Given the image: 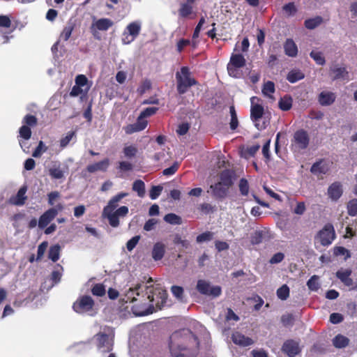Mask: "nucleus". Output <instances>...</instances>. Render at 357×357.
<instances>
[{"label": "nucleus", "mask_w": 357, "mask_h": 357, "mask_svg": "<svg viewBox=\"0 0 357 357\" xmlns=\"http://www.w3.org/2000/svg\"><path fill=\"white\" fill-rule=\"evenodd\" d=\"M27 190V187L26 185L22 186L18 190L17 195L14 197H12L10 199V202L12 204L16 206H22L24 204L25 201L26 199V196L25 195Z\"/></svg>", "instance_id": "5701e85b"}, {"label": "nucleus", "mask_w": 357, "mask_h": 357, "mask_svg": "<svg viewBox=\"0 0 357 357\" xmlns=\"http://www.w3.org/2000/svg\"><path fill=\"white\" fill-rule=\"evenodd\" d=\"M147 126V121L144 116L139 115L136 123L128 125L126 127L125 131L127 134H132L135 132L143 130Z\"/></svg>", "instance_id": "a211bd4d"}, {"label": "nucleus", "mask_w": 357, "mask_h": 357, "mask_svg": "<svg viewBox=\"0 0 357 357\" xmlns=\"http://www.w3.org/2000/svg\"><path fill=\"white\" fill-rule=\"evenodd\" d=\"M304 78V74L300 70H292L287 75V80L291 83H295Z\"/></svg>", "instance_id": "f704fd0d"}, {"label": "nucleus", "mask_w": 357, "mask_h": 357, "mask_svg": "<svg viewBox=\"0 0 357 357\" xmlns=\"http://www.w3.org/2000/svg\"><path fill=\"white\" fill-rule=\"evenodd\" d=\"M229 112L231 115V122H230V128L231 130H235L238 125V121L237 119V115L234 107L231 106L229 108Z\"/></svg>", "instance_id": "37998d69"}, {"label": "nucleus", "mask_w": 357, "mask_h": 357, "mask_svg": "<svg viewBox=\"0 0 357 357\" xmlns=\"http://www.w3.org/2000/svg\"><path fill=\"white\" fill-rule=\"evenodd\" d=\"M227 71H228L229 75L231 77H233L235 78H239L242 75L240 68H236L232 66H229V65H227Z\"/></svg>", "instance_id": "bf43d9fd"}, {"label": "nucleus", "mask_w": 357, "mask_h": 357, "mask_svg": "<svg viewBox=\"0 0 357 357\" xmlns=\"http://www.w3.org/2000/svg\"><path fill=\"white\" fill-rule=\"evenodd\" d=\"M114 24L112 20L109 18H101L94 20L91 25L92 30L107 31Z\"/></svg>", "instance_id": "6ab92c4d"}, {"label": "nucleus", "mask_w": 357, "mask_h": 357, "mask_svg": "<svg viewBox=\"0 0 357 357\" xmlns=\"http://www.w3.org/2000/svg\"><path fill=\"white\" fill-rule=\"evenodd\" d=\"M61 246L56 244L50 247L48 252L49 259L55 262L59 260L60 257Z\"/></svg>", "instance_id": "2f4dec72"}, {"label": "nucleus", "mask_w": 357, "mask_h": 357, "mask_svg": "<svg viewBox=\"0 0 357 357\" xmlns=\"http://www.w3.org/2000/svg\"><path fill=\"white\" fill-rule=\"evenodd\" d=\"M336 99V96L331 91H321L318 96V101L322 106H328L332 105Z\"/></svg>", "instance_id": "aec40b11"}, {"label": "nucleus", "mask_w": 357, "mask_h": 357, "mask_svg": "<svg viewBox=\"0 0 357 357\" xmlns=\"http://www.w3.org/2000/svg\"><path fill=\"white\" fill-rule=\"evenodd\" d=\"M162 187L160 185H154L149 192L150 198L153 200L156 199L162 191Z\"/></svg>", "instance_id": "603ef678"}, {"label": "nucleus", "mask_w": 357, "mask_h": 357, "mask_svg": "<svg viewBox=\"0 0 357 357\" xmlns=\"http://www.w3.org/2000/svg\"><path fill=\"white\" fill-rule=\"evenodd\" d=\"M310 137L307 131L300 129L296 131L291 140V149L294 153H300L307 148Z\"/></svg>", "instance_id": "423d86ee"}, {"label": "nucleus", "mask_w": 357, "mask_h": 357, "mask_svg": "<svg viewBox=\"0 0 357 357\" xmlns=\"http://www.w3.org/2000/svg\"><path fill=\"white\" fill-rule=\"evenodd\" d=\"M165 252V245L164 243L158 242L156 243L152 250V257L155 261L160 260Z\"/></svg>", "instance_id": "a878e982"}, {"label": "nucleus", "mask_w": 357, "mask_h": 357, "mask_svg": "<svg viewBox=\"0 0 357 357\" xmlns=\"http://www.w3.org/2000/svg\"><path fill=\"white\" fill-rule=\"evenodd\" d=\"M348 213L351 216L357 215V199H351L347 204Z\"/></svg>", "instance_id": "de8ad7c7"}, {"label": "nucleus", "mask_w": 357, "mask_h": 357, "mask_svg": "<svg viewBox=\"0 0 357 357\" xmlns=\"http://www.w3.org/2000/svg\"><path fill=\"white\" fill-rule=\"evenodd\" d=\"M283 10L288 15H293L296 12V6L293 3H289L284 6Z\"/></svg>", "instance_id": "338daca9"}, {"label": "nucleus", "mask_w": 357, "mask_h": 357, "mask_svg": "<svg viewBox=\"0 0 357 357\" xmlns=\"http://www.w3.org/2000/svg\"><path fill=\"white\" fill-rule=\"evenodd\" d=\"M121 171L128 172L131 171L133 168V165L128 161H121L119 163V167Z\"/></svg>", "instance_id": "69168bd1"}, {"label": "nucleus", "mask_w": 357, "mask_h": 357, "mask_svg": "<svg viewBox=\"0 0 357 357\" xmlns=\"http://www.w3.org/2000/svg\"><path fill=\"white\" fill-rule=\"evenodd\" d=\"M231 339L234 344L241 347L250 346L254 343V341L251 338L245 336L239 332L234 333Z\"/></svg>", "instance_id": "4be33fe9"}, {"label": "nucleus", "mask_w": 357, "mask_h": 357, "mask_svg": "<svg viewBox=\"0 0 357 357\" xmlns=\"http://www.w3.org/2000/svg\"><path fill=\"white\" fill-rule=\"evenodd\" d=\"M348 338L342 335H338L335 336L333 340V344L337 348L345 347L348 344Z\"/></svg>", "instance_id": "72a5a7b5"}, {"label": "nucleus", "mask_w": 357, "mask_h": 357, "mask_svg": "<svg viewBox=\"0 0 357 357\" xmlns=\"http://www.w3.org/2000/svg\"><path fill=\"white\" fill-rule=\"evenodd\" d=\"M220 183L230 188L233 185L232 174L229 170H224L220 174Z\"/></svg>", "instance_id": "c756f323"}, {"label": "nucleus", "mask_w": 357, "mask_h": 357, "mask_svg": "<svg viewBox=\"0 0 357 357\" xmlns=\"http://www.w3.org/2000/svg\"><path fill=\"white\" fill-rule=\"evenodd\" d=\"M277 296L282 301L287 300L289 296V287L287 284H283L277 290Z\"/></svg>", "instance_id": "a19ab883"}, {"label": "nucleus", "mask_w": 357, "mask_h": 357, "mask_svg": "<svg viewBox=\"0 0 357 357\" xmlns=\"http://www.w3.org/2000/svg\"><path fill=\"white\" fill-rule=\"evenodd\" d=\"M245 64V59L241 54H233L231 56L229 62L227 65L234 66L238 68L243 67Z\"/></svg>", "instance_id": "c85d7f7f"}, {"label": "nucleus", "mask_w": 357, "mask_h": 357, "mask_svg": "<svg viewBox=\"0 0 357 357\" xmlns=\"http://www.w3.org/2000/svg\"><path fill=\"white\" fill-rule=\"evenodd\" d=\"M210 189L212 190V195L214 198L223 199L227 197L229 188L218 182L211 185Z\"/></svg>", "instance_id": "dca6fc26"}, {"label": "nucleus", "mask_w": 357, "mask_h": 357, "mask_svg": "<svg viewBox=\"0 0 357 357\" xmlns=\"http://www.w3.org/2000/svg\"><path fill=\"white\" fill-rule=\"evenodd\" d=\"M292 98L290 96H284L279 101V107L283 111H287L292 106Z\"/></svg>", "instance_id": "e433bc0d"}, {"label": "nucleus", "mask_w": 357, "mask_h": 357, "mask_svg": "<svg viewBox=\"0 0 357 357\" xmlns=\"http://www.w3.org/2000/svg\"><path fill=\"white\" fill-rule=\"evenodd\" d=\"M322 22V18L321 17H316L306 20L305 22V26L309 29H313L319 26Z\"/></svg>", "instance_id": "ea45409f"}, {"label": "nucleus", "mask_w": 357, "mask_h": 357, "mask_svg": "<svg viewBox=\"0 0 357 357\" xmlns=\"http://www.w3.org/2000/svg\"><path fill=\"white\" fill-rule=\"evenodd\" d=\"M37 123V118L32 114H26L22 120V126L19 129L18 141L21 149L26 153L29 152L28 140L32 134L31 128L36 126Z\"/></svg>", "instance_id": "20e7f679"}, {"label": "nucleus", "mask_w": 357, "mask_h": 357, "mask_svg": "<svg viewBox=\"0 0 357 357\" xmlns=\"http://www.w3.org/2000/svg\"><path fill=\"white\" fill-rule=\"evenodd\" d=\"M264 236V231L261 230L256 231L251 236V243L253 245H257L261 243Z\"/></svg>", "instance_id": "8fccbe9b"}, {"label": "nucleus", "mask_w": 357, "mask_h": 357, "mask_svg": "<svg viewBox=\"0 0 357 357\" xmlns=\"http://www.w3.org/2000/svg\"><path fill=\"white\" fill-rule=\"evenodd\" d=\"M48 172L52 178L60 180L65 178L68 172V167L66 165H63L59 161H52Z\"/></svg>", "instance_id": "9b49d317"}, {"label": "nucleus", "mask_w": 357, "mask_h": 357, "mask_svg": "<svg viewBox=\"0 0 357 357\" xmlns=\"http://www.w3.org/2000/svg\"><path fill=\"white\" fill-rule=\"evenodd\" d=\"M139 239V236H135L131 239H130L126 243L127 250L129 252H131L135 248Z\"/></svg>", "instance_id": "4d7b16f0"}, {"label": "nucleus", "mask_w": 357, "mask_h": 357, "mask_svg": "<svg viewBox=\"0 0 357 357\" xmlns=\"http://www.w3.org/2000/svg\"><path fill=\"white\" fill-rule=\"evenodd\" d=\"M56 216V211L55 209H48L43 213L38 220V227L40 229L45 228L52 220Z\"/></svg>", "instance_id": "f3484780"}, {"label": "nucleus", "mask_w": 357, "mask_h": 357, "mask_svg": "<svg viewBox=\"0 0 357 357\" xmlns=\"http://www.w3.org/2000/svg\"><path fill=\"white\" fill-rule=\"evenodd\" d=\"M213 238V234L210 231L202 233L197 236V243L209 241Z\"/></svg>", "instance_id": "13d9d810"}, {"label": "nucleus", "mask_w": 357, "mask_h": 357, "mask_svg": "<svg viewBox=\"0 0 357 357\" xmlns=\"http://www.w3.org/2000/svg\"><path fill=\"white\" fill-rule=\"evenodd\" d=\"M238 188L241 194L243 196H246L249 192V184L248 181L245 178H241L239 181Z\"/></svg>", "instance_id": "a18cd8bd"}, {"label": "nucleus", "mask_w": 357, "mask_h": 357, "mask_svg": "<svg viewBox=\"0 0 357 357\" xmlns=\"http://www.w3.org/2000/svg\"><path fill=\"white\" fill-rule=\"evenodd\" d=\"M308 288L312 291H317L319 289V278L317 275L312 276L307 282Z\"/></svg>", "instance_id": "79ce46f5"}, {"label": "nucleus", "mask_w": 357, "mask_h": 357, "mask_svg": "<svg viewBox=\"0 0 357 357\" xmlns=\"http://www.w3.org/2000/svg\"><path fill=\"white\" fill-rule=\"evenodd\" d=\"M189 128L190 125L188 123H183L178 126L176 132L179 135H184L188 132Z\"/></svg>", "instance_id": "774afa93"}, {"label": "nucleus", "mask_w": 357, "mask_h": 357, "mask_svg": "<svg viewBox=\"0 0 357 357\" xmlns=\"http://www.w3.org/2000/svg\"><path fill=\"white\" fill-rule=\"evenodd\" d=\"M151 87V82L149 79L144 80L137 89V91L140 95L144 94L149 91Z\"/></svg>", "instance_id": "09e8293b"}, {"label": "nucleus", "mask_w": 357, "mask_h": 357, "mask_svg": "<svg viewBox=\"0 0 357 357\" xmlns=\"http://www.w3.org/2000/svg\"><path fill=\"white\" fill-rule=\"evenodd\" d=\"M310 56L318 65L324 66L326 63L325 58L321 52L312 50L310 52Z\"/></svg>", "instance_id": "c9c22d12"}, {"label": "nucleus", "mask_w": 357, "mask_h": 357, "mask_svg": "<svg viewBox=\"0 0 357 357\" xmlns=\"http://www.w3.org/2000/svg\"><path fill=\"white\" fill-rule=\"evenodd\" d=\"M73 27L72 25L66 26L60 35V40L66 41L70 37Z\"/></svg>", "instance_id": "864d4df0"}, {"label": "nucleus", "mask_w": 357, "mask_h": 357, "mask_svg": "<svg viewBox=\"0 0 357 357\" xmlns=\"http://www.w3.org/2000/svg\"><path fill=\"white\" fill-rule=\"evenodd\" d=\"M90 89L88 79L84 75H79L75 78V84L72 88L70 96L71 97L79 96L80 99L85 98Z\"/></svg>", "instance_id": "0eeeda50"}, {"label": "nucleus", "mask_w": 357, "mask_h": 357, "mask_svg": "<svg viewBox=\"0 0 357 357\" xmlns=\"http://www.w3.org/2000/svg\"><path fill=\"white\" fill-rule=\"evenodd\" d=\"M176 79L177 91L180 94L185 93L188 88L197 84L195 79L191 77L190 69L186 66L182 67L181 71L176 73Z\"/></svg>", "instance_id": "39448f33"}, {"label": "nucleus", "mask_w": 357, "mask_h": 357, "mask_svg": "<svg viewBox=\"0 0 357 357\" xmlns=\"http://www.w3.org/2000/svg\"><path fill=\"white\" fill-rule=\"evenodd\" d=\"M164 220L171 225H181L182 220L180 216L174 213H168L164 217Z\"/></svg>", "instance_id": "58836bf2"}, {"label": "nucleus", "mask_w": 357, "mask_h": 357, "mask_svg": "<svg viewBox=\"0 0 357 357\" xmlns=\"http://www.w3.org/2000/svg\"><path fill=\"white\" fill-rule=\"evenodd\" d=\"M335 237V234L333 226L328 224L319 232L317 239L322 245L328 246L332 243Z\"/></svg>", "instance_id": "f8f14e48"}, {"label": "nucleus", "mask_w": 357, "mask_h": 357, "mask_svg": "<svg viewBox=\"0 0 357 357\" xmlns=\"http://www.w3.org/2000/svg\"><path fill=\"white\" fill-rule=\"evenodd\" d=\"M342 195V185L339 182L332 183L328 188V195L333 201H337Z\"/></svg>", "instance_id": "412c9836"}, {"label": "nucleus", "mask_w": 357, "mask_h": 357, "mask_svg": "<svg viewBox=\"0 0 357 357\" xmlns=\"http://www.w3.org/2000/svg\"><path fill=\"white\" fill-rule=\"evenodd\" d=\"M328 170L329 167L328 163L323 160L315 162L310 169V172L317 176L325 174L328 172Z\"/></svg>", "instance_id": "b1692460"}, {"label": "nucleus", "mask_w": 357, "mask_h": 357, "mask_svg": "<svg viewBox=\"0 0 357 357\" xmlns=\"http://www.w3.org/2000/svg\"><path fill=\"white\" fill-rule=\"evenodd\" d=\"M123 153L125 158L128 159H132L137 155L138 149L134 145H126L123 149Z\"/></svg>", "instance_id": "7c9ffc66"}, {"label": "nucleus", "mask_w": 357, "mask_h": 357, "mask_svg": "<svg viewBox=\"0 0 357 357\" xmlns=\"http://www.w3.org/2000/svg\"><path fill=\"white\" fill-rule=\"evenodd\" d=\"M175 244H180L184 248H188L190 245V241L186 239H182L181 237L176 234L174 239Z\"/></svg>", "instance_id": "e2e57ef3"}, {"label": "nucleus", "mask_w": 357, "mask_h": 357, "mask_svg": "<svg viewBox=\"0 0 357 357\" xmlns=\"http://www.w3.org/2000/svg\"><path fill=\"white\" fill-rule=\"evenodd\" d=\"M179 163L178 162H175L171 167L165 169L162 172V174L165 176L173 175L177 171Z\"/></svg>", "instance_id": "052dcab7"}, {"label": "nucleus", "mask_w": 357, "mask_h": 357, "mask_svg": "<svg viewBox=\"0 0 357 357\" xmlns=\"http://www.w3.org/2000/svg\"><path fill=\"white\" fill-rule=\"evenodd\" d=\"M197 289L202 294L217 297L221 294V288L219 286L211 287L207 281L199 280L197 281Z\"/></svg>", "instance_id": "ddd939ff"}, {"label": "nucleus", "mask_w": 357, "mask_h": 357, "mask_svg": "<svg viewBox=\"0 0 357 357\" xmlns=\"http://www.w3.org/2000/svg\"><path fill=\"white\" fill-rule=\"evenodd\" d=\"M92 293L95 296H103L105 294V286L102 284H96L92 289Z\"/></svg>", "instance_id": "6e6d98bb"}, {"label": "nucleus", "mask_w": 357, "mask_h": 357, "mask_svg": "<svg viewBox=\"0 0 357 357\" xmlns=\"http://www.w3.org/2000/svg\"><path fill=\"white\" fill-rule=\"evenodd\" d=\"M62 271L63 268L58 265L55 270L52 273L51 280L54 284H56L60 281L62 275Z\"/></svg>", "instance_id": "49530a36"}, {"label": "nucleus", "mask_w": 357, "mask_h": 357, "mask_svg": "<svg viewBox=\"0 0 357 357\" xmlns=\"http://www.w3.org/2000/svg\"><path fill=\"white\" fill-rule=\"evenodd\" d=\"M128 195L127 192H120L116 195L109 200L107 204L103 208L102 217L107 219L109 224L112 227H119V218L126 217L129 212L128 206H122L118 208L121 199Z\"/></svg>", "instance_id": "7ed1b4c3"}, {"label": "nucleus", "mask_w": 357, "mask_h": 357, "mask_svg": "<svg viewBox=\"0 0 357 357\" xmlns=\"http://www.w3.org/2000/svg\"><path fill=\"white\" fill-rule=\"evenodd\" d=\"M285 54L291 57H295L298 53V47L292 39H287L284 45Z\"/></svg>", "instance_id": "cd10ccee"}, {"label": "nucleus", "mask_w": 357, "mask_h": 357, "mask_svg": "<svg viewBox=\"0 0 357 357\" xmlns=\"http://www.w3.org/2000/svg\"><path fill=\"white\" fill-rule=\"evenodd\" d=\"M282 351L289 357H295L301 351L299 343L293 340H289L284 342Z\"/></svg>", "instance_id": "2eb2a0df"}, {"label": "nucleus", "mask_w": 357, "mask_h": 357, "mask_svg": "<svg viewBox=\"0 0 357 357\" xmlns=\"http://www.w3.org/2000/svg\"><path fill=\"white\" fill-rule=\"evenodd\" d=\"M331 70L334 73L333 79H344L347 75V72L344 67H334Z\"/></svg>", "instance_id": "4c0bfd02"}, {"label": "nucleus", "mask_w": 357, "mask_h": 357, "mask_svg": "<svg viewBox=\"0 0 357 357\" xmlns=\"http://www.w3.org/2000/svg\"><path fill=\"white\" fill-rule=\"evenodd\" d=\"M141 29L142 22L140 21H135L128 24L122 34V43L129 45L133 42L139 36Z\"/></svg>", "instance_id": "6e6552de"}, {"label": "nucleus", "mask_w": 357, "mask_h": 357, "mask_svg": "<svg viewBox=\"0 0 357 357\" xmlns=\"http://www.w3.org/2000/svg\"><path fill=\"white\" fill-rule=\"evenodd\" d=\"M199 342L189 330L175 332L170 337L169 350L173 357H195Z\"/></svg>", "instance_id": "f03ea898"}, {"label": "nucleus", "mask_w": 357, "mask_h": 357, "mask_svg": "<svg viewBox=\"0 0 357 357\" xmlns=\"http://www.w3.org/2000/svg\"><path fill=\"white\" fill-rule=\"evenodd\" d=\"M47 150V148L45 147L44 143L42 141H40L38 143V146L35 149V151L33 152V157L34 158H39L41 156L42 153L45 152Z\"/></svg>", "instance_id": "5fc2aeb1"}, {"label": "nucleus", "mask_w": 357, "mask_h": 357, "mask_svg": "<svg viewBox=\"0 0 357 357\" xmlns=\"http://www.w3.org/2000/svg\"><path fill=\"white\" fill-rule=\"evenodd\" d=\"M259 98L253 96L250 98L251 109H250V117L252 121L255 123L256 128L258 130H261L265 128L264 125H261L258 121L262 117L264 114V107L259 103Z\"/></svg>", "instance_id": "1a4fd4ad"}, {"label": "nucleus", "mask_w": 357, "mask_h": 357, "mask_svg": "<svg viewBox=\"0 0 357 357\" xmlns=\"http://www.w3.org/2000/svg\"><path fill=\"white\" fill-rule=\"evenodd\" d=\"M191 4L192 3H188V2L187 1V3H183L181 5V8L179 10V14L181 16L187 17L192 13V8L191 6Z\"/></svg>", "instance_id": "3c124183"}, {"label": "nucleus", "mask_w": 357, "mask_h": 357, "mask_svg": "<svg viewBox=\"0 0 357 357\" xmlns=\"http://www.w3.org/2000/svg\"><path fill=\"white\" fill-rule=\"evenodd\" d=\"M158 220L155 218H151L147 220L144 225V229L147 231H150L155 227V225L158 224Z\"/></svg>", "instance_id": "680f3d73"}, {"label": "nucleus", "mask_w": 357, "mask_h": 357, "mask_svg": "<svg viewBox=\"0 0 357 357\" xmlns=\"http://www.w3.org/2000/svg\"><path fill=\"white\" fill-rule=\"evenodd\" d=\"M275 91V85L273 82L268 81L264 84L262 93L264 95L271 97V95Z\"/></svg>", "instance_id": "c03bdc74"}, {"label": "nucleus", "mask_w": 357, "mask_h": 357, "mask_svg": "<svg viewBox=\"0 0 357 357\" xmlns=\"http://www.w3.org/2000/svg\"><path fill=\"white\" fill-rule=\"evenodd\" d=\"M94 302L91 296H84L77 299L73 304V310L79 314L89 312L92 310Z\"/></svg>", "instance_id": "9d476101"}, {"label": "nucleus", "mask_w": 357, "mask_h": 357, "mask_svg": "<svg viewBox=\"0 0 357 357\" xmlns=\"http://www.w3.org/2000/svg\"><path fill=\"white\" fill-rule=\"evenodd\" d=\"M351 274V270L350 269H340L336 273V276L345 285L351 286L353 283L352 279L350 278Z\"/></svg>", "instance_id": "bb28decb"}, {"label": "nucleus", "mask_w": 357, "mask_h": 357, "mask_svg": "<svg viewBox=\"0 0 357 357\" xmlns=\"http://www.w3.org/2000/svg\"><path fill=\"white\" fill-rule=\"evenodd\" d=\"M11 25V20L8 15H0V27L9 28Z\"/></svg>", "instance_id": "0e129e2a"}, {"label": "nucleus", "mask_w": 357, "mask_h": 357, "mask_svg": "<svg viewBox=\"0 0 357 357\" xmlns=\"http://www.w3.org/2000/svg\"><path fill=\"white\" fill-rule=\"evenodd\" d=\"M109 165V160L107 158L104 159L98 162L91 164L87 166V170L90 173H94L97 171L105 172Z\"/></svg>", "instance_id": "393cba45"}, {"label": "nucleus", "mask_w": 357, "mask_h": 357, "mask_svg": "<svg viewBox=\"0 0 357 357\" xmlns=\"http://www.w3.org/2000/svg\"><path fill=\"white\" fill-rule=\"evenodd\" d=\"M110 334L98 333L97 334L98 347L102 352H107L112 349L113 334L112 331L108 328Z\"/></svg>", "instance_id": "4468645a"}, {"label": "nucleus", "mask_w": 357, "mask_h": 357, "mask_svg": "<svg viewBox=\"0 0 357 357\" xmlns=\"http://www.w3.org/2000/svg\"><path fill=\"white\" fill-rule=\"evenodd\" d=\"M132 190L137 193L139 197L145 195V184L142 180H136L132 185Z\"/></svg>", "instance_id": "473e14b6"}, {"label": "nucleus", "mask_w": 357, "mask_h": 357, "mask_svg": "<svg viewBox=\"0 0 357 357\" xmlns=\"http://www.w3.org/2000/svg\"><path fill=\"white\" fill-rule=\"evenodd\" d=\"M153 280L150 278L144 284L137 282L136 284H130V281H128L126 285L121 289V294L123 298L121 299L122 303H134L137 301L136 296L141 294L142 289L146 291V294L149 301L151 303L149 307L139 309L137 305L132 307L133 314L136 316H144L153 313L154 310L153 302L155 301V306L158 309H161L165 304L167 294V291L160 287H154L152 284Z\"/></svg>", "instance_id": "f257e3e1"}]
</instances>
